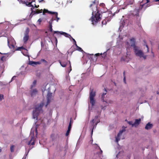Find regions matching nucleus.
<instances>
[{"label": "nucleus", "mask_w": 159, "mask_h": 159, "mask_svg": "<svg viewBox=\"0 0 159 159\" xmlns=\"http://www.w3.org/2000/svg\"><path fill=\"white\" fill-rule=\"evenodd\" d=\"M49 12V11H48V10H47V9H44L43 10V14H45V13H48V12Z\"/></svg>", "instance_id": "2f4dec72"}, {"label": "nucleus", "mask_w": 159, "mask_h": 159, "mask_svg": "<svg viewBox=\"0 0 159 159\" xmlns=\"http://www.w3.org/2000/svg\"><path fill=\"white\" fill-rule=\"evenodd\" d=\"M123 76H124V77H125V71H124V72H123Z\"/></svg>", "instance_id": "603ef678"}, {"label": "nucleus", "mask_w": 159, "mask_h": 159, "mask_svg": "<svg viewBox=\"0 0 159 159\" xmlns=\"http://www.w3.org/2000/svg\"><path fill=\"white\" fill-rule=\"evenodd\" d=\"M16 77V76H13V77H12V79H11V81H12V80H14V78H15Z\"/></svg>", "instance_id": "8fccbe9b"}, {"label": "nucleus", "mask_w": 159, "mask_h": 159, "mask_svg": "<svg viewBox=\"0 0 159 159\" xmlns=\"http://www.w3.org/2000/svg\"><path fill=\"white\" fill-rule=\"evenodd\" d=\"M28 144L29 145L31 144L33 145L34 144V137L32 136L31 137L30 140Z\"/></svg>", "instance_id": "412c9836"}, {"label": "nucleus", "mask_w": 159, "mask_h": 159, "mask_svg": "<svg viewBox=\"0 0 159 159\" xmlns=\"http://www.w3.org/2000/svg\"><path fill=\"white\" fill-rule=\"evenodd\" d=\"M29 29L28 28H27L25 31V35H29Z\"/></svg>", "instance_id": "7c9ffc66"}, {"label": "nucleus", "mask_w": 159, "mask_h": 159, "mask_svg": "<svg viewBox=\"0 0 159 159\" xmlns=\"http://www.w3.org/2000/svg\"><path fill=\"white\" fill-rule=\"evenodd\" d=\"M130 41L132 42L131 44V47L134 48V47H135V46H137L135 45V39L134 38H131V39H130Z\"/></svg>", "instance_id": "f3484780"}, {"label": "nucleus", "mask_w": 159, "mask_h": 159, "mask_svg": "<svg viewBox=\"0 0 159 159\" xmlns=\"http://www.w3.org/2000/svg\"><path fill=\"white\" fill-rule=\"evenodd\" d=\"M141 119H136L134 123L132 125V127L135 126L136 127L138 126L141 122Z\"/></svg>", "instance_id": "ddd939ff"}, {"label": "nucleus", "mask_w": 159, "mask_h": 159, "mask_svg": "<svg viewBox=\"0 0 159 159\" xmlns=\"http://www.w3.org/2000/svg\"><path fill=\"white\" fill-rule=\"evenodd\" d=\"M43 0H41V1H43Z\"/></svg>", "instance_id": "e2e57ef3"}, {"label": "nucleus", "mask_w": 159, "mask_h": 159, "mask_svg": "<svg viewBox=\"0 0 159 159\" xmlns=\"http://www.w3.org/2000/svg\"><path fill=\"white\" fill-rule=\"evenodd\" d=\"M56 18H57V20H56L57 21V22L58 21V20L59 19H60V18L58 17L57 16H56Z\"/></svg>", "instance_id": "de8ad7c7"}, {"label": "nucleus", "mask_w": 159, "mask_h": 159, "mask_svg": "<svg viewBox=\"0 0 159 159\" xmlns=\"http://www.w3.org/2000/svg\"><path fill=\"white\" fill-rule=\"evenodd\" d=\"M77 50H79L80 51H83V50L82 49V48L80 47L79 46H77Z\"/></svg>", "instance_id": "4c0bfd02"}, {"label": "nucleus", "mask_w": 159, "mask_h": 159, "mask_svg": "<svg viewBox=\"0 0 159 159\" xmlns=\"http://www.w3.org/2000/svg\"><path fill=\"white\" fill-rule=\"evenodd\" d=\"M42 21V19H39L38 20V22H39V24H40V23H41V22Z\"/></svg>", "instance_id": "c03bdc74"}, {"label": "nucleus", "mask_w": 159, "mask_h": 159, "mask_svg": "<svg viewBox=\"0 0 159 159\" xmlns=\"http://www.w3.org/2000/svg\"><path fill=\"white\" fill-rule=\"evenodd\" d=\"M15 43V41L12 38H8L7 39V43L8 45L11 49H14L15 48L14 44Z\"/></svg>", "instance_id": "423d86ee"}, {"label": "nucleus", "mask_w": 159, "mask_h": 159, "mask_svg": "<svg viewBox=\"0 0 159 159\" xmlns=\"http://www.w3.org/2000/svg\"><path fill=\"white\" fill-rule=\"evenodd\" d=\"M108 51V50H107V51L104 52L103 54H102V58H105L107 56V51Z\"/></svg>", "instance_id": "c85d7f7f"}, {"label": "nucleus", "mask_w": 159, "mask_h": 159, "mask_svg": "<svg viewBox=\"0 0 159 159\" xmlns=\"http://www.w3.org/2000/svg\"><path fill=\"white\" fill-rule=\"evenodd\" d=\"M72 120V118H71L70 119V122L69 123H70V124H71L72 123V122H72V120Z\"/></svg>", "instance_id": "09e8293b"}, {"label": "nucleus", "mask_w": 159, "mask_h": 159, "mask_svg": "<svg viewBox=\"0 0 159 159\" xmlns=\"http://www.w3.org/2000/svg\"><path fill=\"white\" fill-rule=\"evenodd\" d=\"M24 49V48L23 47H19L17 49V50H20L21 49Z\"/></svg>", "instance_id": "ea45409f"}, {"label": "nucleus", "mask_w": 159, "mask_h": 159, "mask_svg": "<svg viewBox=\"0 0 159 159\" xmlns=\"http://www.w3.org/2000/svg\"><path fill=\"white\" fill-rule=\"evenodd\" d=\"M14 147L15 146L14 145H12L11 146L10 148V150L11 152H14Z\"/></svg>", "instance_id": "c756f323"}, {"label": "nucleus", "mask_w": 159, "mask_h": 159, "mask_svg": "<svg viewBox=\"0 0 159 159\" xmlns=\"http://www.w3.org/2000/svg\"><path fill=\"white\" fill-rule=\"evenodd\" d=\"M29 64L30 65L34 66L40 64H41V62L40 61L36 62L31 61H30Z\"/></svg>", "instance_id": "4468645a"}, {"label": "nucleus", "mask_w": 159, "mask_h": 159, "mask_svg": "<svg viewBox=\"0 0 159 159\" xmlns=\"http://www.w3.org/2000/svg\"><path fill=\"white\" fill-rule=\"evenodd\" d=\"M96 96V92L93 91V89H90L89 92V98L90 99V102L92 104V106H93L95 103V101L94 99V98Z\"/></svg>", "instance_id": "7ed1b4c3"}, {"label": "nucleus", "mask_w": 159, "mask_h": 159, "mask_svg": "<svg viewBox=\"0 0 159 159\" xmlns=\"http://www.w3.org/2000/svg\"><path fill=\"white\" fill-rule=\"evenodd\" d=\"M60 34L61 35H64L66 37H68V38H70V37H71V38H72L74 42L75 43H76V42L75 40V39H74L73 38L71 37V36L70 35L68 34H67L66 33L64 32H60L59 31H54V34Z\"/></svg>", "instance_id": "6e6552de"}, {"label": "nucleus", "mask_w": 159, "mask_h": 159, "mask_svg": "<svg viewBox=\"0 0 159 159\" xmlns=\"http://www.w3.org/2000/svg\"><path fill=\"white\" fill-rule=\"evenodd\" d=\"M43 105V103L42 102L37 105L36 106L35 111L40 112V111H42V107Z\"/></svg>", "instance_id": "1a4fd4ad"}, {"label": "nucleus", "mask_w": 159, "mask_h": 159, "mask_svg": "<svg viewBox=\"0 0 159 159\" xmlns=\"http://www.w3.org/2000/svg\"><path fill=\"white\" fill-rule=\"evenodd\" d=\"M100 55H102V53H96L95 54V55L96 56H98Z\"/></svg>", "instance_id": "37998d69"}, {"label": "nucleus", "mask_w": 159, "mask_h": 159, "mask_svg": "<svg viewBox=\"0 0 159 159\" xmlns=\"http://www.w3.org/2000/svg\"><path fill=\"white\" fill-rule=\"evenodd\" d=\"M31 96L32 97H34L38 93V90L36 89L31 90L30 91Z\"/></svg>", "instance_id": "f8f14e48"}, {"label": "nucleus", "mask_w": 159, "mask_h": 159, "mask_svg": "<svg viewBox=\"0 0 159 159\" xmlns=\"http://www.w3.org/2000/svg\"><path fill=\"white\" fill-rule=\"evenodd\" d=\"M75 45L76 46V47L77 48V46H78L76 44V43H75Z\"/></svg>", "instance_id": "5fc2aeb1"}, {"label": "nucleus", "mask_w": 159, "mask_h": 159, "mask_svg": "<svg viewBox=\"0 0 159 159\" xmlns=\"http://www.w3.org/2000/svg\"><path fill=\"white\" fill-rule=\"evenodd\" d=\"M39 112L34 110L33 111V118L36 119V120H38V116H39Z\"/></svg>", "instance_id": "dca6fc26"}, {"label": "nucleus", "mask_w": 159, "mask_h": 159, "mask_svg": "<svg viewBox=\"0 0 159 159\" xmlns=\"http://www.w3.org/2000/svg\"><path fill=\"white\" fill-rule=\"evenodd\" d=\"M128 123L130 125H132H132L133 124L132 123V121H129L128 122Z\"/></svg>", "instance_id": "a19ab883"}, {"label": "nucleus", "mask_w": 159, "mask_h": 159, "mask_svg": "<svg viewBox=\"0 0 159 159\" xmlns=\"http://www.w3.org/2000/svg\"><path fill=\"white\" fill-rule=\"evenodd\" d=\"M146 1H147V2L146 3H144V4H145V5L147 3H149L150 2L149 0H146Z\"/></svg>", "instance_id": "49530a36"}, {"label": "nucleus", "mask_w": 159, "mask_h": 159, "mask_svg": "<svg viewBox=\"0 0 159 159\" xmlns=\"http://www.w3.org/2000/svg\"><path fill=\"white\" fill-rule=\"evenodd\" d=\"M19 1L20 3H21L22 4H25L26 5L28 6V4L30 2H28L30 0H18Z\"/></svg>", "instance_id": "6ab92c4d"}, {"label": "nucleus", "mask_w": 159, "mask_h": 159, "mask_svg": "<svg viewBox=\"0 0 159 159\" xmlns=\"http://www.w3.org/2000/svg\"><path fill=\"white\" fill-rule=\"evenodd\" d=\"M117 11H116V12H117Z\"/></svg>", "instance_id": "69168bd1"}, {"label": "nucleus", "mask_w": 159, "mask_h": 159, "mask_svg": "<svg viewBox=\"0 0 159 159\" xmlns=\"http://www.w3.org/2000/svg\"><path fill=\"white\" fill-rule=\"evenodd\" d=\"M53 20L52 19L50 20V21L49 22V25H52V23L53 21Z\"/></svg>", "instance_id": "79ce46f5"}, {"label": "nucleus", "mask_w": 159, "mask_h": 159, "mask_svg": "<svg viewBox=\"0 0 159 159\" xmlns=\"http://www.w3.org/2000/svg\"><path fill=\"white\" fill-rule=\"evenodd\" d=\"M107 23V22L106 20H104L102 21V24L103 25H106Z\"/></svg>", "instance_id": "e433bc0d"}, {"label": "nucleus", "mask_w": 159, "mask_h": 159, "mask_svg": "<svg viewBox=\"0 0 159 159\" xmlns=\"http://www.w3.org/2000/svg\"><path fill=\"white\" fill-rule=\"evenodd\" d=\"M119 11V10H118V11H117V12L116 13H117Z\"/></svg>", "instance_id": "13d9d810"}, {"label": "nucleus", "mask_w": 159, "mask_h": 159, "mask_svg": "<svg viewBox=\"0 0 159 159\" xmlns=\"http://www.w3.org/2000/svg\"><path fill=\"white\" fill-rule=\"evenodd\" d=\"M153 126V125L152 124L148 123L146 125L145 127V129L147 130L150 129Z\"/></svg>", "instance_id": "a211bd4d"}, {"label": "nucleus", "mask_w": 159, "mask_h": 159, "mask_svg": "<svg viewBox=\"0 0 159 159\" xmlns=\"http://www.w3.org/2000/svg\"><path fill=\"white\" fill-rule=\"evenodd\" d=\"M145 5V4H140L139 7V9L138 10L136 9L135 10V11H136L137 12H138L137 14H136L137 16L139 15V12L143 8V7Z\"/></svg>", "instance_id": "2eb2a0df"}, {"label": "nucleus", "mask_w": 159, "mask_h": 159, "mask_svg": "<svg viewBox=\"0 0 159 159\" xmlns=\"http://www.w3.org/2000/svg\"><path fill=\"white\" fill-rule=\"evenodd\" d=\"M91 122L92 123V125L93 126L92 130L91 132V134L93 133V129L94 127H96L97 124L99 122V120L98 119V116H95L94 119H93Z\"/></svg>", "instance_id": "0eeeda50"}, {"label": "nucleus", "mask_w": 159, "mask_h": 159, "mask_svg": "<svg viewBox=\"0 0 159 159\" xmlns=\"http://www.w3.org/2000/svg\"><path fill=\"white\" fill-rule=\"evenodd\" d=\"M40 61L41 62H43L44 63V65L45 66H47V65H48V61H47L46 60H45L44 59H41Z\"/></svg>", "instance_id": "b1692460"}, {"label": "nucleus", "mask_w": 159, "mask_h": 159, "mask_svg": "<svg viewBox=\"0 0 159 159\" xmlns=\"http://www.w3.org/2000/svg\"><path fill=\"white\" fill-rule=\"evenodd\" d=\"M34 2V0L30 2L28 4V6L30 7H31V13L33 14H38L39 13H41L42 12L43 10L41 9H36L35 11L33 10L34 9V5L31 4V3Z\"/></svg>", "instance_id": "39448f33"}, {"label": "nucleus", "mask_w": 159, "mask_h": 159, "mask_svg": "<svg viewBox=\"0 0 159 159\" xmlns=\"http://www.w3.org/2000/svg\"><path fill=\"white\" fill-rule=\"evenodd\" d=\"M123 80H124V82L126 84V77H124Z\"/></svg>", "instance_id": "a18cd8bd"}, {"label": "nucleus", "mask_w": 159, "mask_h": 159, "mask_svg": "<svg viewBox=\"0 0 159 159\" xmlns=\"http://www.w3.org/2000/svg\"><path fill=\"white\" fill-rule=\"evenodd\" d=\"M100 6L101 7H102L103 8L105 6V5L103 3H101L100 5Z\"/></svg>", "instance_id": "58836bf2"}, {"label": "nucleus", "mask_w": 159, "mask_h": 159, "mask_svg": "<svg viewBox=\"0 0 159 159\" xmlns=\"http://www.w3.org/2000/svg\"><path fill=\"white\" fill-rule=\"evenodd\" d=\"M0 53H1L0 52Z\"/></svg>", "instance_id": "338daca9"}, {"label": "nucleus", "mask_w": 159, "mask_h": 159, "mask_svg": "<svg viewBox=\"0 0 159 159\" xmlns=\"http://www.w3.org/2000/svg\"><path fill=\"white\" fill-rule=\"evenodd\" d=\"M117 11H116V12H117Z\"/></svg>", "instance_id": "0e129e2a"}, {"label": "nucleus", "mask_w": 159, "mask_h": 159, "mask_svg": "<svg viewBox=\"0 0 159 159\" xmlns=\"http://www.w3.org/2000/svg\"><path fill=\"white\" fill-rule=\"evenodd\" d=\"M52 93H51L50 92L48 93L47 94V104L46 105V107L49 103L50 102L51 98L52 97Z\"/></svg>", "instance_id": "9b49d317"}, {"label": "nucleus", "mask_w": 159, "mask_h": 159, "mask_svg": "<svg viewBox=\"0 0 159 159\" xmlns=\"http://www.w3.org/2000/svg\"><path fill=\"white\" fill-rule=\"evenodd\" d=\"M2 151L1 148H0V152H1Z\"/></svg>", "instance_id": "4d7b16f0"}, {"label": "nucleus", "mask_w": 159, "mask_h": 159, "mask_svg": "<svg viewBox=\"0 0 159 159\" xmlns=\"http://www.w3.org/2000/svg\"><path fill=\"white\" fill-rule=\"evenodd\" d=\"M36 83V81L35 80H34L33 82V84L31 86V89H32V88L35 85Z\"/></svg>", "instance_id": "bb28decb"}, {"label": "nucleus", "mask_w": 159, "mask_h": 159, "mask_svg": "<svg viewBox=\"0 0 159 159\" xmlns=\"http://www.w3.org/2000/svg\"><path fill=\"white\" fill-rule=\"evenodd\" d=\"M48 13L51 14H54L56 16H57V15H58V13L57 12H52L49 11L48 12Z\"/></svg>", "instance_id": "a878e982"}, {"label": "nucleus", "mask_w": 159, "mask_h": 159, "mask_svg": "<svg viewBox=\"0 0 159 159\" xmlns=\"http://www.w3.org/2000/svg\"><path fill=\"white\" fill-rule=\"evenodd\" d=\"M33 0H33L31 2H32ZM35 0H34V2L32 3L31 4H32L33 5H34V7H35L36 8H38L39 7V5H36V4H35Z\"/></svg>", "instance_id": "393cba45"}, {"label": "nucleus", "mask_w": 159, "mask_h": 159, "mask_svg": "<svg viewBox=\"0 0 159 159\" xmlns=\"http://www.w3.org/2000/svg\"><path fill=\"white\" fill-rule=\"evenodd\" d=\"M133 49L136 56H138L140 58L143 57L144 59H146L147 56L144 55L143 51L140 50L138 47L135 46L133 48Z\"/></svg>", "instance_id": "f03ea898"}, {"label": "nucleus", "mask_w": 159, "mask_h": 159, "mask_svg": "<svg viewBox=\"0 0 159 159\" xmlns=\"http://www.w3.org/2000/svg\"><path fill=\"white\" fill-rule=\"evenodd\" d=\"M92 16L90 19L92 24L93 25L96 24L98 22L101 20V14L97 8V7L95 5L94 8L92 10Z\"/></svg>", "instance_id": "f257e3e1"}, {"label": "nucleus", "mask_w": 159, "mask_h": 159, "mask_svg": "<svg viewBox=\"0 0 159 159\" xmlns=\"http://www.w3.org/2000/svg\"><path fill=\"white\" fill-rule=\"evenodd\" d=\"M146 47L147 48V52H148V45H146Z\"/></svg>", "instance_id": "3c124183"}, {"label": "nucleus", "mask_w": 159, "mask_h": 159, "mask_svg": "<svg viewBox=\"0 0 159 159\" xmlns=\"http://www.w3.org/2000/svg\"><path fill=\"white\" fill-rule=\"evenodd\" d=\"M95 0H94V1L93 2V3L94 4V5H95Z\"/></svg>", "instance_id": "864d4df0"}, {"label": "nucleus", "mask_w": 159, "mask_h": 159, "mask_svg": "<svg viewBox=\"0 0 159 159\" xmlns=\"http://www.w3.org/2000/svg\"><path fill=\"white\" fill-rule=\"evenodd\" d=\"M125 131V129H123L121 130H120L117 135V136L116 137V142L117 143L120 140V136L121 135L122 133Z\"/></svg>", "instance_id": "9d476101"}, {"label": "nucleus", "mask_w": 159, "mask_h": 159, "mask_svg": "<svg viewBox=\"0 0 159 159\" xmlns=\"http://www.w3.org/2000/svg\"><path fill=\"white\" fill-rule=\"evenodd\" d=\"M58 61L60 63L62 67H65L66 66L68 62L70 64V70L69 71V72H70V71L71 70V67L70 64V61H68V60L66 58H63L61 59V60H59Z\"/></svg>", "instance_id": "20e7f679"}, {"label": "nucleus", "mask_w": 159, "mask_h": 159, "mask_svg": "<svg viewBox=\"0 0 159 159\" xmlns=\"http://www.w3.org/2000/svg\"><path fill=\"white\" fill-rule=\"evenodd\" d=\"M102 150H101V152L102 153Z\"/></svg>", "instance_id": "052dcab7"}, {"label": "nucleus", "mask_w": 159, "mask_h": 159, "mask_svg": "<svg viewBox=\"0 0 159 159\" xmlns=\"http://www.w3.org/2000/svg\"><path fill=\"white\" fill-rule=\"evenodd\" d=\"M29 39V35H25L23 37V41L24 43H26Z\"/></svg>", "instance_id": "4be33fe9"}, {"label": "nucleus", "mask_w": 159, "mask_h": 159, "mask_svg": "<svg viewBox=\"0 0 159 159\" xmlns=\"http://www.w3.org/2000/svg\"><path fill=\"white\" fill-rule=\"evenodd\" d=\"M115 14V13H114V14H113V16H114Z\"/></svg>", "instance_id": "680f3d73"}, {"label": "nucleus", "mask_w": 159, "mask_h": 159, "mask_svg": "<svg viewBox=\"0 0 159 159\" xmlns=\"http://www.w3.org/2000/svg\"><path fill=\"white\" fill-rule=\"evenodd\" d=\"M70 130L67 129V131L66 132V136H67L69 135Z\"/></svg>", "instance_id": "72a5a7b5"}, {"label": "nucleus", "mask_w": 159, "mask_h": 159, "mask_svg": "<svg viewBox=\"0 0 159 159\" xmlns=\"http://www.w3.org/2000/svg\"><path fill=\"white\" fill-rule=\"evenodd\" d=\"M151 5L150 4V3H147L146 4V5L145 6H145V7L144 8V10H145V9L148 7L150 6H151Z\"/></svg>", "instance_id": "cd10ccee"}, {"label": "nucleus", "mask_w": 159, "mask_h": 159, "mask_svg": "<svg viewBox=\"0 0 159 159\" xmlns=\"http://www.w3.org/2000/svg\"><path fill=\"white\" fill-rule=\"evenodd\" d=\"M143 2V0L140 2V4H141V3H142Z\"/></svg>", "instance_id": "bf43d9fd"}, {"label": "nucleus", "mask_w": 159, "mask_h": 159, "mask_svg": "<svg viewBox=\"0 0 159 159\" xmlns=\"http://www.w3.org/2000/svg\"><path fill=\"white\" fill-rule=\"evenodd\" d=\"M92 5H93V4H91L90 5V7H92Z\"/></svg>", "instance_id": "6e6d98bb"}, {"label": "nucleus", "mask_w": 159, "mask_h": 159, "mask_svg": "<svg viewBox=\"0 0 159 159\" xmlns=\"http://www.w3.org/2000/svg\"><path fill=\"white\" fill-rule=\"evenodd\" d=\"M49 30L51 32L52 31V25H49Z\"/></svg>", "instance_id": "f704fd0d"}, {"label": "nucleus", "mask_w": 159, "mask_h": 159, "mask_svg": "<svg viewBox=\"0 0 159 159\" xmlns=\"http://www.w3.org/2000/svg\"><path fill=\"white\" fill-rule=\"evenodd\" d=\"M107 90L105 88H104V91L102 93V97H101V99H102V100L103 101V102H104V96L105 95L107 94Z\"/></svg>", "instance_id": "5701e85b"}, {"label": "nucleus", "mask_w": 159, "mask_h": 159, "mask_svg": "<svg viewBox=\"0 0 159 159\" xmlns=\"http://www.w3.org/2000/svg\"><path fill=\"white\" fill-rule=\"evenodd\" d=\"M71 128V124L70 123H69L68 127V129L70 130Z\"/></svg>", "instance_id": "c9c22d12"}, {"label": "nucleus", "mask_w": 159, "mask_h": 159, "mask_svg": "<svg viewBox=\"0 0 159 159\" xmlns=\"http://www.w3.org/2000/svg\"><path fill=\"white\" fill-rule=\"evenodd\" d=\"M134 2V0H126L125 3L127 5H132Z\"/></svg>", "instance_id": "aec40b11"}, {"label": "nucleus", "mask_w": 159, "mask_h": 159, "mask_svg": "<svg viewBox=\"0 0 159 159\" xmlns=\"http://www.w3.org/2000/svg\"><path fill=\"white\" fill-rule=\"evenodd\" d=\"M55 135L54 134H52L51 135V137L53 140H54L55 139Z\"/></svg>", "instance_id": "473e14b6"}]
</instances>
